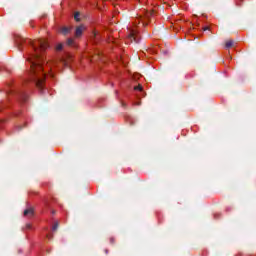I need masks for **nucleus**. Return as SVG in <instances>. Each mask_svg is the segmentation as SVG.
Listing matches in <instances>:
<instances>
[{
    "label": "nucleus",
    "mask_w": 256,
    "mask_h": 256,
    "mask_svg": "<svg viewBox=\"0 0 256 256\" xmlns=\"http://www.w3.org/2000/svg\"><path fill=\"white\" fill-rule=\"evenodd\" d=\"M16 44L20 51H23V45H30L31 52L28 53L27 61L30 65V76L26 83L32 87H37L41 93L45 91V78L47 73L50 77H55L53 67H57V62L50 61L45 64V51L49 48V43L45 39L31 40L18 36Z\"/></svg>",
    "instance_id": "f257e3e1"
},
{
    "label": "nucleus",
    "mask_w": 256,
    "mask_h": 256,
    "mask_svg": "<svg viewBox=\"0 0 256 256\" xmlns=\"http://www.w3.org/2000/svg\"><path fill=\"white\" fill-rule=\"evenodd\" d=\"M153 13L154 12L146 11L144 13V16L140 15L138 18L134 20L133 25L136 28L129 30L128 41H131V42L134 41V43H139V41H141V36L139 35V29H141V27H147V25H149V22L151 21V17H153Z\"/></svg>",
    "instance_id": "f03ea898"
},
{
    "label": "nucleus",
    "mask_w": 256,
    "mask_h": 256,
    "mask_svg": "<svg viewBox=\"0 0 256 256\" xmlns=\"http://www.w3.org/2000/svg\"><path fill=\"white\" fill-rule=\"evenodd\" d=\"M7 95H8V99H11V97H13L18 101H22V103H25V101L29 99V95L23 89L10 88V90L7 92Z\"/></svg>",
    "instance_id": "7ed1b4c3"
},
{
    "label": "nucleus",
    "mask_w": 256,
    "mask_h": 256,
    "mask_svg": "<svg viewBox=\"0 0 256 256\" xmlns=\"http://www.w3.org/2000/svg\"><path fill=\"white\" fill-rule=\"evenodd\" d=\"M83 31H85V25L77 26L75 31V37H81L83 35Z\"/></svg>",
    "instance_id": "20e7f679"
},
{
    "label": "nucleus",
    "mask_w": 256,
    "mask_h": 256,
    "mask_svg": "<svg viewBox=\"0 0 256 256\" xmlns=\"http://www.w3.org/2000/svg\"><path fill=\"white\" fill-rule=\"evenodd\" d=\"M34 210L33 208H28L24 211V217H33Z\"/></svg>",
    "instance_id": "39448f33"
},
{
    "label": "nucleus",
    "mask_w": 256,
    "mask_h": 256,
    "mask_svg": "<svg viewBox=\"0 0 256 256\" xmlns=\"http://www.w3.org/2000/svg\"><path fill=\"white\" fill-rule=\"evenodd\" d=\"M71 27H62L60 29V33H62V35H69V33H71Z\"/></svg>",
    "instance_id": "423d86ee"
},
{
    "label": "nucleus",
    "mask_w": 256,
    "mask_h": 256,
    "mask_svg": "<svg viewBox=\"0 0 256 256\" xmlns=\"http://www.w3.org/2000/svg\"><path fill=\"white\" fill-rule=\"evenodd\" d=\"M66 44L68 47H77V44H75V40L73 38H68Z\"/></svg>",
    "instance_id": "0eeeda50"
},
{
    "label": "nucleus",
    "mask_w": 256,
    "mask_h": 256,
    "mask_svg": "<svg viewBox=\"0 0 256 256\" xmlns=\"http://www.w3.org/2000/svg\"><path fill=\"white\" fill-rule=\"evenodd\" d=\"M5 107H7V106L5 104H2L0 106V111H3V109H5ZM3 123H7V119L0 118V127H1V125H3Z\"/></svg>",
    "instance_id": "6e6552de"
},
{
    "label": "nucleus",
    "mask_w": 256,
    "mask_h": 256,
    "mask_svg": "<svg viewBox=\"0 0 256 256\" xmlns=\"http://www.w3.org/2000/svg\"><path fill=\"white\" fill-rule=\"evenodd\" d=\"M226 49H231L233 47V40H228L225 45Z\"/></svg>",
    "instance_id": "1a4fd4ad"
},
{
    "label": "nucleus",
    "mask_w": 256,
    "mask_h": 256,
    "mask_svg": "<svg viewBox=\"0 0 256 256\" xmlns=\"http://www.w3.org/2000/svg\"><path fill=\"white\" fill-rule=\"evenodd\" d=\"M79 17H81V14L79 12H75V14H74L75 21H77V22L81 21V18H79Z\"/></svg>",
    "instance_id": "9d476101"
},
{
    "label": "nucleus",
    "mask_w": 256,
    "mask_h": 256,
    "mask_svg": "<svg viewBox=\"0 0 256 256\" xmlns=\"http://www.w3.org/2000/svg\"><path fill=\"white\" fill-rule=\"evenodd\" d=\"M59 228V222H55L52 226V231H56Z\"/></svg>",
    "instance_id": "9b49d317"
},
{
    "label": "nucleus",
    "mask_w": 256,
    "mask_h": 256,
    "mask_svg": "<svg viewBox=\"0 0 256 256\" xmlns=\"http://www.w3.org/2000/svg\"><path fill=\"white\" fill-rule=\"evenodd\" d=\"M135 91H143V86L142 85H138L134 87Z\"/></svg>",
    "instance_id": "f8f14e48"
},
{
    "label": "nucleus",
    "mask_w": 256,
    "mask_h": 256,
    "mask_svg": "<svg viewBox=\"0 0 256 256\" xmlns=\"http://www.w3.org/2000/svg\"><path fill=\"white\" fill-rule=\"evenodd\" d=\"M56 49H57L58 51H63V44H58V45L56 46Z\"/></svg>",
    "instance_id": "ddd939ff"
},
{
    "label": "nucleus",
    "mask_w": 256,
    "mask_h": 256,
    "mask_svg": "<svg viewBox=\"0 0 256 256\" xmlns=\"http://www.w3.org/2000/svg\"><path fill=\"white\" fill-rule=\"evenodd\" d=\"M110 243L111 245H115V237H110Z\"/></svg>",
    "instance_id": "4468645a"
},
{
    "label": "nucleus",
    "mask_w": 256,
    "mask_h": 256,
    "mask_svg": "<svg viewBox=\"0 0 256 256\" xmlns=\"http://www.w3.org/2000/svg\"><path fill=\"white\" fill-rule=\"evenodd\" d=\"M203 31H209V26H205V27L203 28Z\"/></svg>",
    "instance_id": "2eb2a0df"
},
{
    "label": "nucleus",
    "mask_w": 256,
    "mask_h": 256,
    "mask_svg": "<svg viewBox=\"0 0 256 256\" xmlns=\"http://www.w3.org/2000/svg\"><path fill=\"white\" fill-rule=\"evenodd\" d=\"M46 237H47V239H51V235L50 234H46Z\"/></svg>",
    "instance_id": "dca6fc26"
},
{
    "label": "nucleus",
    "mask_w": 256,
    "mask_h": 256,
    "mask_svg": "<svg viewBox=\"0 0 256 256\" xmlns=\"http://www.w3.org/2000/svg\"><path fill=\"white\" fill-rule=\"evenodd\" d=\"M27 229H31V224L26 225Z\"/></svg>",
    "instance_id": "f3484780"
},
{
    "label": "nucleus",
    "mask_w": 256,
    "mask_h": 256,
    "mask_svg": "<svg viewBox=\"0 0 256 256\" xmlns=\"http://www.w3.org/2000/svg\"><path fill=\"white\" fill-rule=\"evenodd\" d=\"M52 215H55V210H51Z\"/></svg>",
    "instance_id": "a211bd4d"
},
{
    "label": "nucleus",
    "mask_w": 256,
    "mask_h": 256,
    "mask_svg": "<svg viewBox=\"0 0 256 256\" xmlns=\"http://www.w3.org/2000/svg\"><path fill=\"white\" fill-rule=\"evenodd\" d=\"M122 107H125V104H124V102H122Z\"/></svg>",
    "instance_id": "6ab92c4d"
},
{
    "label": "nucleus",
    "mask_w": 256,
    "mask_h": 256,
    "mask_svg": "<svg viewBox=\"0 0 256 256\" xmlns=\"http://www.w3.org/2000/svg\"><path fill=\"white\" fill-rule=\"evenodd\" d=\"M106 251V253H109V250H105Z\"/></svg>",
    "instance_id": "aec40b11"
}]
</instances>
